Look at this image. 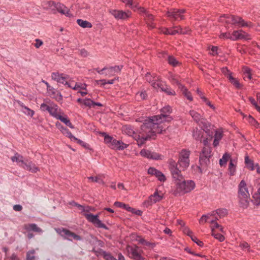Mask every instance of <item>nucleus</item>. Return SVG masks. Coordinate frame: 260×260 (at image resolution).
<instances>
[{
  "label": "nucleus",
  "instance_id": "393cba45",
  "mask_svg": "<svg viewBox=\"0 0 260 260\" xmlns=\"http://www.w3.org/2000/svg\"><path fill=\"white\" fill-rule=\"evenodd\" d=\"M24 228L27 231H32L35 232L37 233H42L43 231L42 230L38 227L37 225L35 223H31V224H25L24 225Z\"/></svg>",
  "mask_w": 260,
  "mask_h": 260
},
{
  "label": "nucleus",
  "instance_id": "cd10ccee",
  "mask_svg": "<svg viewBox=\"0 0 260 260\" xmlns=\"http://www.w3.org/2000/svg\"><path fill=\"white\" fill-rule=\"evenodd\" d=\"M59 128L64 135L69 138L72 141H73L74 140H77V138L74 137L72 134L71 132L67 128L64 127L62 126H60V127H59Z\"/></svg>",
  "mask_w": 260,
  "mask_h": 260
},
{
  "label": "nucleus",
  "instance_id": "37998d69",
  "mask_svg": "<svg viewBox=\"0 0 260 260\" xmlns=\"http://www.w3.org/2000/svg\"><path fill=\"white\" fill-rule=\"evenodd\" d=\"M103 136L104 137V142L105 143L108 145L109 147H110V145H111V143H113V141L114 139L113 137L110 136L108 135H107L106 133H103Z\"/></svg>",
  "mask_w": 260,
  "mask_h": 260
},
{
  "label": "nucleus",
  "instance_id": "ddd939ff",
  "mask_svg": "<svg viewBox=\"0 0 260 260\" xmlns=\"http://www.w3.org/2000/svg\"><path fill=\"white\" fill-rule=\"evenodd\" d=\"M142 131V136H136L135 139L137 141L138 145L139 146H142L148 139L152 138L155 136L157 133H153L152 132L149 133H146L145 131L142 129V125L141 127Z\"/></svg>",
  "mask_w": 260,
  "mask_h": 260
},
{
  "label": "nucleus",
  "instance_id": "2eb2a0df",
  "mask_svg": "<svg viewBox=\"0 0 260 260\" xmlns=\"http://www.w3.org/2000/svg\"><path fill=\"white\" fill-rule=\"evenodd\" d=\"M250 40V36L247 32L244 31L243 30L240 29L238 30H234L232 33V38L231 40L236 41L238 40Z\"/></svg>",
  "mask_w": 260,
  "mask_h": 260
},
{
  "label": "nucleus",
  "instance_id": "c756f323",
  "mask_svg": "<svg viewBox=\"0 0 260 260\" xmlns=\"http://www.w3.org/2000/svg\"><path fill=\"white\" fill-rule=\"evenodd\" d=\"M114 205L117 207L125 209L128 211L131 212L132 213L134 212V209L129 207L128 205L125 204L122 202H115Z\"/></svg>",
  "mask_w": 260,
  "mask_h": 260
},
{
  "label": "nucleus",
  "instance_id": "6ab92c4d",
  "mask_svg": "<svg viewBox=\"0 0 260 260\" xmlns=\"http://www.w3.org/2000/svg\"><path fill=\"white\" fill-rule=\"evenodd\" d=\"M146 80L148 82L154 89H156V84L159 83L160 80L158 77L152 76L149 73H147L145 76Z\"/></svg>",
  "mask_w": 260,
  "mask_h": 260
},
{
  "label": "nucleus",
  "instance_id": "a19ab883",
  "mask_svg": "<svg viewBox=\"0 0 260 260\" xmlns=\"http://www.w3.org/2000/svg\"><path fill=\"white\" fill-rule=\"evenodd\" d=\"M167 60L168 63L173 67H176L179 64V61L173 56H168Z\"/></svg>",
  "mask_w": 260,
  "mask_h": 260
},
{
  "label": "nucleus",
  "instance_id": "338daca9",
  "mask_svg": "<svg viewBox=\"0 0 260 260\" xmlns=\"http://www.w3.org/2000/svg\"><path fill=\"white\" fill-rule=\"evenodd\" d=\"M191 240L198 244L199 246H203V243L202 241H200L196 236H193L191 238Z\"/></svg>",
  "mask_w": 260,
  "mask_h": 260
},
{
  "label": "nucleus",
  "instance_id": "5701e85b",
  "mask_svg": "<svg viewBox=\"0 0 260 260\" xmlns=\"http://www.w3.org/2000/svg\"><path fill=\"white\" fill-rule=\"evenodd\" d=\"M17 103L22 108V112L27 116H30L32 117L34 115V111L28 108L27 107L25 106L23 103L20 101H18Z\"/></svg>",
  "mask_w": 260,
  "mask_h": 260
},
{
  "label": "nucleus",
  "instance_id": "f03ea898",
  "mask_svg": "<svg viewBox=\"0 0 260 260\" xmlns=\"http://www.w3.org/2000/svg\"><path fill=\"white\" fill-rule=\"evenodd\" d=\"M161 114L149 117L142 124V129L146 133L152 132L153 133H162L165 130L162 123L165 121H170L172 118L169 116L172 110L170 106L163 107Z\"/></svg>",
  "mask_w": 260,
  "mask_h": 260
},
{
  "label": "nucleus",
  "instance_id": "8fccbe9b",
  "mask_svg": "<svg viewBox=\"0 0 260 260\" xmlns=\"http://www.w3.org/2000/svg\"><path fill=\"white\" fill-rule=\"evenodd\" d=\"M243 71L244 74V78H247L248 79H250L251 78V70L247 67H244L243 69Z\"/></svg>",
  "mask_w": 260,
  "mask_h": 260
},
{
  "label": "nucleus",
  "instance_id": "ea45409f",
  "mask_svg": "<svg viewBox=\"0 0 260 260\" xmlns=\"http://www.w3.org/2000/svg\"><path fill=\"white\" fill-rule=\"evenodd\" d=\"M102 175H98L95 177H88V179L90 180L91 182H96L99 184H104V182L103 180L102 179Z\"/></svg>",
  "mask_w": 260,
  "mask_h": 260
},
{
  "label": "nucleus",
  "instance_id": "c85d7f7f",
  "mask_svg": "<svg viewBox=\"0 0 260 260\" xmlns=\"http://www.w3.org/2000/svg\"><path fill=\"white\" fill-rule=\"evenodd\" d=\"M187 30L183 31L182 28L180 26H175L172 28H170L169 35H175L176 34H185Z\"/></svg>",
  "mask_w": 260,
  "mask_h": 260
},
{
  "label": "nucleus",
  "instance_id": "1a4fd4ad",
  "mask_svg": "<svg viewBox=\"0 0 260 260\" xmlns=\"http://www.w3.org/2000/svg\"><path fill=\"white\" fill-rule=\"evenodd\" d=\"M163 193L161 192H158L156 190L155 192L149 196L148 199L143 202V206L145 207H148L160 201L163 198Z\"/></svg>",
  "mask_w": 260,
  "mask_h": 260
},
{
  "label": "nucleus",
  "instance_id": "3c124183",
  "mask_svg": "<svg viewBox=\"0 0 260 260\" xmlns=\"http://www.w3.org/2000/svg\"><path fill=\"white\" fill-rule=\"evenodd\" d=\"M102 255L106 260H116V258L113 257L110 253L106 251H103Z\"/></svg>",
  "mask_w": 260,
  "mask_h": 260
},
{
  "label": "nucleus",
  "instance_id": "39448f33",
  "mask_svg": "<svg viewBox=\"0 0 260 260\" xmlns=\"http://www.w3.org/2000/svg\"><path fill=\"white\" fill-rule=\"evenodd\" d=\"M219 21L221 22H225L228 24L240 25L242 27L250 26L249 24L247 22H245L241 17L234 15H224L220 17Z\"/></svg>",
  "mask_w": 260,
  "mask_h": 260
},
{
  "label": "nucleus",
  "instance_id": "7c9ffc66",
  "mask_svg": "<svg viewBox=\"0 0 260 260\" xmlns=\"http://www.w3.org/2000/svg\"><path fill=\"white\" fill-rule=\"evenodd\" d=\"M236 165L237 162L236 161L231 159L229 166V171L231 176L235 175L236 169Z\"/></svg>",
  "mask_w": 260,
  "mask_h": 260
},
{
  "label": "nucleus",
  "instance_id": "423d86ee",
  "mask_svg": "<svg viewBox=\"0 0 260 260\" xmlns=\"http://www.w3.org/2000/svg\"><path fill=\"white\" fill-rule=\"evenodd\" d=\"M189 155L190 151L186 149H183L180 152L178 164L181 170L184 171L189 167Z\"/></svg>",
  "mask_w": 260,
  "mask_h": 260
},
{
  "label": "nucleus",
  "instance_id": "f8f14e48",
  "mask_svg": "<svg viewBox=\"0 0 260 260\" xmlns=\"http://www.w3.org/2000/svg\"><path fill=\"white\" fill-rule=\"evenodd\" d=\"M184 9H171L168 11L167 16L175 20H181L184 19L183 14L185 13Z\"/></svg>",
  "mask_w": 260,
  "mask_h": 260
},
{
  "label": "nucleus",
  "instance_id": "9b49d317",
  "mask_svg": "<svg viewBox=\"0 0 260 260\" xmlns=\"http://www.w3.org/2000/svg\"><path fill=\"white\" fill-rule=\"evenodd\" d=\"M51 78L58 83L67 85L69 87H72L71 82L67 81L69 79V76L67 75L58 72H53L51 74Z\"/></svg>",
  "mask_w": 260,
  "mask_h": 260
},
{
  "label": "nucleus",
  "instance_id": "f704fd0d",
  "mask_svg": "<svg viewBox=\"0 0 260 260\" xmlns=\"http://www.w3.org/2000/svg\"><path fill=\"white\" fill-rule=\"evenodd\" d=\"M78 24L83 28H91L92 24L90 22L86 20L79 19L77 20Z\"/></svg>",
  "mask_w": 260,
  "mask_h": 260
},
{
  "label": "nucleus",
  "instance_id": "4d7b16f0",
  "mask_svg": "<svg viewBox=\"0 0 260 260\" xmlns=\"http://www.w3.org/2000/svg\"><path fill=\"white\" fill-rule=\"evenodd\" d=\"M86 87V84H82L80 83H76L75 85L73 87L72 86V87L74 90H78L79 89H85Z\"/></svg>",
  "mask_w": 260,
  "mask_h": 260
},
{
  "label": "nucleus",
  "instance_id": "0eeeda50",
  "mask_svg": "<svg viewBox=\"0 0 260 260\" xmlns=\"http://www.w3.org/2000/svg\"><path fill=\"white\" fill-rule=\"evenodd\" d=\"M126 250L129 256L134 260H144V258L142 255L143 251L138 246L136 245H128L127 246Z\"/></svg>",
  "mask_w": 260,
  "mask_h": 260
},
{
  "label": "nucleus",
  "instance_id": "72a5a7b5",
  "mask_svg": "<svg viewBox=\"0 0 260 260\" xmlns=\"http://www.w3.org/2000/svg\"><path fill=\"white\" fill-rule=\"evenodd\" d=\"M228 210L224 208L218 209L214 211V214H217L218 218L224 217L228 215Z\"/></svg>",
  "mask_w": 260,
  "mask_h": 260
},
{
  "label": "nucleus",
  "instance_id": "dca6fc26",
  "mask_svg": "<svg viewBox=\"0 0 260 260\" xmlns=\"http://www.w3.org/2000/svg\"><path fill=\"white\" fill-rule=\"evenodd\" d=\"M155 89L157 90H160L169 95H175L176 94L175 91L172 89L169 86L166 84L165 83L162 81H160L159 83L156 84V88Z\"/></svg>",
  "mask_w": 260,
  "mask_h": 260
},
{
  "label": "nucleus",
  "instance_id": "4be33fe9",
  "mask_svg": "<svg viewBox=\"0 0 260 260\" xmlns=\"http://www.w3.org/2000/svg\"><path fill=\"white\" fill-rule=\"evenodd\" d=\"M48 112L52 116L54 117L56 119H57V117H58V116L61 114L60 110L58 109V106L54 104L50 105V109Z\"/></svg>",
  "mask_w": 260,
  "mask_h": 260
},
{
  "label": "nucleus",
  "instance_id": "4c0bfd02",
  "mask_svg": "<svg viewBox=\"0 0 260 260\" xmlns=\"http://www.w3.org/2000/svg\"><path fill=\"white\" fill-rule=\"evenodd\" d=\"M180 89L182 91V94L187 98V100L190 101H192L193 99L190 92L188 91L184 86H183V88H181Z\"/></svg>",
  "mask_w": 260,
  "mask_h": 260
},
{
  "label": "nucleus",
  "instance_id": "a211bd4d",
  "mask_svg": "<svg viewBox=\"0 0 260 260\" xmlns=\"http://www.w3.org/2000/svg\"><path fill=\"white\" fill-rule=\"evenodd\" d=\"M140 154L142 156L149 159H158L160 157V156L157 153L151 152L146 149H142L140 151Z\"/></svg>",
  "mask_w": 260,
  "mask_h": 260
},
{
  "label": "nucleus",
  "instance_id": "6e6d98bb",
  "mask_svg": "<svg viewBox=\"0 0 260 260\" xmlns=\"http://www.w3.org/2000/svg\"><path fill=\"white\" fill-rule=\"evenodd\" d=\"M219 38L222 39H230L232 38V34L230 32H222L219 35Z\"/></svg>",
  "mask_w": 260,
  "mask_h": 260
},
{
  "label": "nucleus",
  "instance_id": "5fc2aeb1",
  "mask_svg": "<svg viewBox=\"0 0 260 260\" xmlns=\"http://www.w3.org/2000/svg\"><path fill=\"white\" fill-rule=\"evenodd\" d=\"M219 218H218V217H215V219H212L210 220V222L211 224H214L211 227L212 229L213 228L214 229L215 228H219V227H221V225H219L217 222H216V221Z\"/></svg>",
  "mask_w": 260,
  "mask_h": 260
},
{
  "label": "nucleus",
  "instance_id": "58836bf2",
  "mask_svg": "<svg viewBox=\"0 0 260 260\" xmlns=\"http://www.w3.org/2000/svg\"><path fill=\"white\" fill-rule=\"evenodd\" d=\"M189 114L192 118L197 122H198L202 119V116L201 114L195 111H190Z\"/></svg>",
  "mask_w": 260,
  "mask_h": 260
},
{
  "label": "nucleus",
  "instance_id": "7ed1b4c3",
  "mask_svg": "<svg viewBox=\"0 0 260 260\" xmlns=\"http://www.w3.org/2000/svg\"><path fill=\"white\" fill-rule=\"evenodd\" d=\"M238 198L241 207L246 208L249 205L250 194L244 180H242L238 185Z\"/></svg>",
  "mask_w": 260,
  "mask_h": 260
},
{
  "label": "nucleus",
  "instance_id": "412c9836",
  "mask_svg": "<svg viewBox=\"0 0 260 260\" xmlns=\"http://www.w3.org/2000/svg\"><path fill=\"white\" fill-rule=\"evenodd\" d=\"M19 166L24 169L29 171L32 173H37L39 171V168L36 167V166L31 161H30L28 163L25 162L23 165Z\"/></svg>",
  "mask_w": 260,
  "mask_h": 260
},
{
  "label": "nucleus",
  "instance_id": "c03bdc74",
  "mask_svg": "<svg viewBox=\"0 0 260 260\" xmlns=\"http://www.w3.org/2000/svg\"><path fill=\"white\" fill-rule=\"evenodd\" d=\"M228 78L231 83H232L236 88H239L241 87V84L239 81L233 77L231 74L229 75Z\"/></svg>",
  "mask_w": 260,
  "mask_h": 260
},
{
  "label": "nucleus",
  "instance_id": "bb28decb",
  "mask_svg": "<svg viewBox=\"0 0 260 260\" xmlns=\"http://www.w3.org/2000/svg\"><path fill=\"white\" fill-rule=\"evenodd\" d=\"M140 9L141 10V12L145 13V17L147 21L148 25L150 27L153 28L154 27V25H153L152 24H150L152 20H153V19H154L153 16L152 14H149L148 12H146L145 10L143 8H140Z\"/></svg>",
  "mask_w": 260,
  "mask_h": 260
},
{
  "label": "nucleus",
  "instance_id": "bf43d9fd",
  "mask_svg": "<svg viewBox=\"0 0 260 260\" xmlns=\"http://www.w3.org/2000/svg\"><path fill=\"white\" fill-rule=\"evenodd\" d=\"M210 219L209 215H203L199 220V223L200 224H204Z\"/></svg>",
  "mask_w": 260,
  "mask_h": 260
},
{
  "label": "nucleus",
  "instance_id": "aec40b11",
  "mask_svg": "<svg viewBox=\"0 0 260 260\" xmlns=\"http://www.w3.org/2000/svg\"><path fill=\"white\" fill-rule=\"evenodd\" d=\"M126 144L120 141H117L116 139H114L113 143H111V145H110V147L111 149L116 150H123L126 148Z\"/></svg>",
  "mask_w": 260,
  "mask_h": 260
},
{
  "label": "nucleus",
  "instance_id": "a18cd8bd",
  "mask_svg": "<svg viewBox=\"0 0 260 260\" xmlns=\"http://www.w3.org/2000/svg\"><path fill=\"white\" fill-rule=\"evenodd\" d=\"M247 119L251 125L254 126L256 128L258 127V126H259L258 122L253 117H252L251 115H249L247 117Z\"/></svg>",
  "mask_w": 260,
  "mask_h": 260
},
{
  "label": "nucleus",
  "instance_id": "6e6552de",
  "mask_svg": "<svg viewBox=\"0 0 260 260\" xmlns=\"http://www.w3.org/2000/svg\"><path fill=\"white\" fill-rule=\"evenodd\" d=\"M55 231L64 239L69 241H72L73 239L77 241H80L82 239L80 236L66 229H55Z\"/></svg>",
  "mask_w": 260,
  "mask_h": 260
},
{
  "label": "nucleus",
  "instance_id": "052dcab7",
  "mask_svg": "<svg viewBox=\"0 0 260 260\" xmlns=\"http://www.w3.org/2000/svg\"><path fill=\"white\" fill-rule=\"evenodd\" d=\"M201 99L211 108H212L213 110L215 109V107H214V106L213 105H212L211 103V102L206 97H205V96H201Z\"/></svg>",
  "mask_w": 260,
  "mask_h": 260
},
{
  "label": "nucleus",
  "instance_id": "49530a36",
  "mask_svg": "<svg viewBox=\"0 0 260 260\" xmlns=\"http://www.w3.org/2000/svg\"><path fill=\"white\" fill-rule=\"evenodd\" d=\"M122 131L124 133L127 134L129 136H133L135 134L133 129L129 126H124L122 128Z\"/></svg>",
  "mask_w": 260,
  "mask_h": 260
},
{
  "label": "nucleus",
  "instance_id": "69168bd1",
  "mask_svg": "<svg viewBox=\"0 0 260 260\" xmlns=\"http://www.w3.org/2000/svg\"><path fill=\"white\" fill-rule=\"evenodd\" d=\"M223 137L222 132L221 131H217L215 132L214 138L217 140H220Z\"/></svg>",
  "mask_w": 260,
  "mask_h": 260
},
{
  "label": "nucleus",
  "instance_id": "9d476101",
  "mask_svg": "<svg viewBox=\"0 0 260 260\" xmlns=\"http://www.w3.org/2000/svg\"><path fill=\"white\" fill-rule=\"evenodd\" d=\"M48 4L50 9H51L53 11L54 9H56L58 12L65 15L66 16H71L70 10L64 5L60 3L55 4L52 1L48 2Z\"/></svg>",
  "mask_w": 260,
  "mask_h": 260
},
{
  "label": "nucleus",
  "instance_id": "e433bc0d",
  "mask_svg": "<svg viewBox=\"0 0 260 260\" xmlns=\"http://www.w3.org/2000/svg\"><path fill=\"white\" fill-rule=\"evenodd\" d=\"M245 163L246 167L250 170H254L255 168L253 164V161L249 158L248 156L246 155L245 156Z\"/></svg>",
  "mask_w": 260,
  "mask_h": 260
},
{
  "label": "nucleus",
  "instance_id": "b1692460",
  "mask_svg": "<svg viewBox=\"0 0 260 260\" xmlns=\"http://www.w3.org/2000/svg\"><path fill=\"white\" fill-rule=\"evenodd\" d=\"M83 105L89 108H94L95 106L101 107L102 104L99 102H94L90 99H85L83 101Z\"/></svg>",
  "mask_w": 260,
  "mask_h": 260
},
{
  "label": "nucleus",
  "instance_id": "13d9d810",
  "mask_svg": "<svg viewBox=\"0 0 260 260\" xmlns=\"http://www.w3.org/2000/svg\"><path fill=\"white\" fill-rule=\"evenodd\" d=\"M156 177L157 178V179L160 181V182H165L166 180V177L164 175V174L160 172H157V175L156 176Z\"/></svg>",
  "mask_w": 260,
  "mask_h": 260
},
{
  "label": "nucleus",
  "instance_id": "c9c22d12",
  "mask_svg": "<svg viewBox=\"0 0 260 260\" xmlns=\"http://www.w3.org/2000/svg\"><path fill=\"white\" fill-rule=\"evenodd\" d=\"M57 119L60 120L61 122H63L66 125L68 126L71 128H74V127L70 122V120L68 118L67 116L63 117L61 115V114L57 117Z\"/></svg>",
  "mask_w": 260,
  "mask_h": 260
},
{
  "label": "nucleus",
  "instance_id": "2f4dec72",
  "mask_svg": "<svg viewBox=\"0 0 260 260\" xmlns=\"http://www.w3.org/2000/svg\"><path fill=\"white\" fill-rule=\"evenodd\" d=\"M170 80L172 84H176L179 89L183 88V86H184L180 83L178 79V76L177 75H172L170 78Z\"/></svg>",
  "mask_w": 260,
  "mask_h": 260
},
{
  "label": "nucleus",
  "instance_id": "0e129e2a",
  "mask_svg": "<svg viewBox=\"0 0 260 260\" xmlns=\"http://www.w3.org/2000/svg\"><path fill=\"white\" fill-rule=\"evenodd\" d=\"M183 232L184 234L189 236L190 238L193 236L192 232L187 227H184L183 229Z\"/></svg>",
  "mask_w": 260,
  "mask_h": 260
},
{
  "label": "nucleus",
  "instance_id": "09e8293b",
  "mask_svg": "<svg viewBox=\"0 0 260 260\" xmlns=\"http://www.w3.org/2000/svg\"><path fill=\"white\" fill-rule=\"evenodd\" d=\"M212 235L214 236V237L218 240L220 242H222L224 240V237L220 234L215 233V231H214V229L212 228Z\"/></svg>",
  "mask_w": 260,
  "mask_h": 260
},
{
  "label": "nucleus",
  "instance_id": "e2e57ef3",
  "mask_svg": "<svg viewBox=\"0 0 260 260\" xmlns=\"http://www.w3.org/2000/svg\"><path fill=\"white\" fill-rule=\"evenodd\" d=\"M105 71L106 72L104 73V74L106 76H111L114 75L113 69L111 68V67L109 68H106V70H105Z\"/></svg>",
  "mask_w": 260,
  "mask_h": 260
},
{
  "label": "nucleus",
  "instance_id": "603ef678",
  "mask_svg": "<svg viewBox=\"0 0 260 260\" xmlns=\"http://www.w3.org/2000/svg\"><path fill=\"white\" fill-rule=\"evenodd\" d=\"M35 250H31L29 251L27 253L26 259L27 260H34L36 257L35 256Z\"/></svg>",
  "mask_w": 260,
  "mask_h": 260
},
{
  "label": "nucleus",
  "instance_id": "20e7f679",
  "mask_svg": "<svg viewBox=\"0 0 260 260\" xmlns=\"http://www.w3.org/2000/svg\"><path fill=\"white\" fill-rule=\"evenodd\" d=\"M93 210V209L91 207L87 206L84 208V210L82 214L89 222L93 224L97 228L107 230L108 229L107 226L99 219V214L93 215L89 213L90 211Z\"/></svg>",
  "mask_w": 260,
  "mask_h": 260
},
{
  "label": "nucleus",
  "instance_id": "f3484780",
  "mask_svg": "<svg viewBox=\"0 0 260 260\" xmlns=\"http://www.w3.org/2000/svg\"><path fill=\"white\" fill-rule=\"evenodd\" d=\"M211 149L210 147H205L202 150V153L200 156V161L201 164L203 162L207 164L209 162V158L211 156Z\"/></svg>",
  "mask_w": 260,
  "mask_h": 260
},
{
  "label": "nucleus",
  "instance_id": "de8ad7c7",
  "mask_svg": "<svg viewBox=\"0 0 260 260\" xmlns=\"http://www.w3.org/2000/svg\"><path fill=\"white\" fill-rule=\"evenodd\" d=\"M230 157V156L228 153L223 154L222 157L219 160V164L221 166L225 165L227 162L228 160Z\"/></svg>",
  "mask_w": 260,
  "mask_h": 260
},
{
  "label": "nucleus",
  "instance_id": "a878e982",
  "mask_svg": "<svg viewBox=\"0 0 260 260\" xmlns=\"http://www.w3.org/2000/svg\"><path fill=\"white\" fill-rule=\"evenodd\" d=\"M123 4H125V7H128L134 10L138 8V4L137 2L134 0H120Z\"/></svg>",
  "mask_w": 260,
  "mask_h": 260
},
{
  "label": "nucleus",
  "instance_id": "79ce46f5",
  "mask_svg": "<svg viewBox=\"0 0 260 260\" xmlns=\"http://www.w3.org/2000/svg\"><path fill=\"white\" fill-rule=\"evenodd\" d=\"M193 137L197 140H201L202 137V132L197 128L194 129L192 133Z\"/></svg>",
  "mask_w": 260,
  "mask_h": 260
},
{
  "label": "nucleus",
  "instance_id": "864d4df0",
  "mask_svg": "<svg viewBox=\"0 0 260 260\" xmlns=\"http://www.w3.org/2000/svg\"><path fill=\"white\" fill-rule=\"evenodd\" d=\"M138 99L141 100H145L147 98V94L145 91H142L138 92L136 94Z\"/></svg>",
  "mask_w": 260,
  "mask_h": 260
},
{
  "label": "nucleus",
  "instance_id": "f257e3e1",
  "mask_svg": "<svg viewBox=\"0 0 260 260\" xmlns=\"http://www.w3.org/2000/svg\"><path fill=\"white\" fill-rule=\"evenodd\" d=\"M169 169L173 179L174 186L172 188L173 194L176 196L183 195L192 190L196 186L194 181L185 180L181 174V170L177 167L175 161L170 160Z\"/></svg>",
  "mask_w": 260,
  "mask_h": 260
},
{
  "label": "nucleus",
  "instance_id": "680f3d73",
  "mask_svg": "<svg viewBox=\"0 0 260 260\" xmlns=\"http://www.w3.org/2000/svg\"><path fill=\"white\" fill-rule=\"evenodd\" d=\"M240 247L243 250H249V245L246 242H243L240 243Z\"/></svg>",
  "mask_w": 260,
  "mask_h": 260
},
{
  "label": "nucleus",
  "instance_id": "473e14b6",
  "mask_svg": "<svg viewBox=\"0 0 260 260\" xmlns=\"http://www.w3.org/2000/svg\"><path fill=\"white\" fill-rule=\"evenodd\" d=\"M11 160L13 162H21L20 165H23L25 161L23 160V156L18 153H16L15 155L11 157Z\"/></svg>",
  "mask_w": 260,
  "mask_h": 260
},
{
  "label": "nucleus",
  "instance_id": "774afa93",
  "mask_svg": "<svg viewBox=\"0 0 260 260\" xmlns=\"http://www.w3.org/2000/svg\"><path fill=\"white\" fill-rule=\"evenodd\" d=\"M50 106H48L47 104L45 103H43L40 106V109L43 111H48L49 112V110L50 109Z\"/></svg>",
  "mask_w": 260,
  "mask_h": 260
},
{
  "label": "nucleus",
  "instance_id": "4468645a",
  "mask_svg": "<svg viewBox=\"0 0 260 260\" xmlns=\"http://www.w3.org/2000/svg\"><path fill=\"white\" fill-rule=\"evenodd\" d=\"M109 13L113 16L115 19L118 20L126 19L131 15V12L129 11H123L122 10L111 9L109 10Z\"/></svg>",
  "mask_w": 260,
  "mask_h": 260
}]
</instances>
